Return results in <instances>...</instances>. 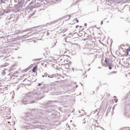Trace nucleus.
<instances>
[{"instance_id":"nucleus-1","label":"nucleus","mask_w":130,"mask_h":130,"mask_svg":"<svg viewBox=\"0 0 130 130\" xmlns=\"http://www.w3.org/2000/svg\"><path fill=\"white\" fill-rule=\"evenodd\" d=\"M37 93H36L28 92L26 94L23 99L22 103L24 105L27 104H32L35 102L37 100H38L42 98L41 97H38L37 98H34V95L37 94Z\"/></svg>"},{"instance_id":"nucleus-2","label":"nucleus","mask_w":130,"mask_h":130,"mask_svg":"<svg viewBox=\"0 0 130 130\" xmlns=\"http://www.w3.org/2000/svg\"><path fill=\"white\" fill-rule=\"evenodd\" d=\"M16 16V15L13 13L8 14L5 20L6 24L8 25L10 23L14 22Z\"/></svg>"},{"instance_id":"nucleus-3","label":"nucleus","mask_w":130,"mask_h":130,"mask_svg":"<svg viewBox=\"0 0 130 130\" xmlns=\"http://www.w3.org/2000/svg\"><path fill=\"white\" fill-rule=\"evenodd\" d=\"M49 116L51 119H56L58 118L60 116V113L55 110H52L51 111L49 112Z\"/></svg>"},{"instance_id":"nucleus-4","label":"nucleus","mask_w":130,"mask_h":130,"mask_svg":"<svg viewBox=\"0 0 130 130\" xmlns=\"http://www.w3.org/2000/svg\"><path fill=\"white\" fill-rule=\"evenodd\" d=\"M42 114L40 112L38 113L35 117V119H41L42 118Z\"/></svg>"},{"instance_id":"nucleus-5","label":"nucleus","mask_w":130,"mask_h":130,"mask_svg":"<svg viewBox=\"0 0 130 130\" xmlns=\"http://www.w3.org/2000/svg\"><path fill=\"white\" fill-rule=\"evenodd\" d=\"M24 2V0H18V4L16 5L20 7L23 4Z\"/></svg>"},{"instance_id":"nucleus-6","label":"nucleus","mask_w":130,"mask_h":130,"mask_svg":"<svg viewBox=\"0 0 130 130\" xmlns=\"http://www.w3.org/2000/svg\"><path fill=\"white\" fill-rule=\"evenodd\" d=\"M4 11L5 13H6L7 14H8L10 13V12H11V10L9 8H7L6 9H4Z\"/></svg>"},{"instance_id":"nucleus-7","label":"nucleus","mask_w":130,"mask_h":130,"mask_svg":"<svg viewBox=\"0 0 130 130\" xmlns=\"http://www.w3.org/2000/svg\"><path fill=\"white\" fill-rule=\"evenodd\" d=\"M108 59V57H106L105 58V62L106 63V64L107 66H110L112 64V63L110 62H108L107 61V60Z\"/></svg>"},{"instance_id":"nucleus-8","label":"nucleus","mask_w":130,"mask_h":130,"mask_svg":"<svg viewBox=\"0 0 130 130\" xmlns=\"http://www.w3.org/2000/svg\"><path fill=\"white\" fill-rule=\"evenodd\" d=\"M37 65H36V66L33 68V69L32 70V72L34 73L36 72V70L37 69Z\"/></svg>"},{"instance_id":"nucleus-9","label":"nucleus","mask_w":130,"mask_h":130,"mask_svg":"<svg viewBox=\"0 0 130 130\" xmlns=\"http://www.w3.org/2000/svg\"><path fill=\"white\" fill-rule=\"evenodd\" d=\"M4 9H2L0 11V16L3 15L5 14Z\"/></svg>"},{"instance_id":"nucleus-10","label":"nucleus","mask_w":130,"mask_h":130,"mask_svg":"<svg viewBox=\"0 0 130 130\" xmlns=\"http://www.w3.org/2000/svg\"><path fill=\"white\" fill-rule=\"evenodd\" d=\"M25 119L26 121H30L29 120V116H26L25 117Z\"/></svg>"},{"instance_id":"nucleus-11","label":"nucleus","mask_w":130,"mask_h":130,"mask_svg":"<svg viewBox=\"0 0 130 130\" xmlns=\"http://www.w3.org/2000/svg\"><path fill=\"white\" fill-rule=\"evenodd\" d=\"M5 58V57H4V56L1 55L0 56V59L1 60H3Z\"/></svg>"},{"instance_id":"nucleus-12","label":"nucleus","mask_w":130,"mask_h":130,"mask_svg":"<svg viewBox=\"0 0 130 130\" xmlns=\"http://www.w3.org/2000/svg\"><path fill=\"white\" fill-rule=\"evenodd\" d=\"M108 66L109 67L108 68L110 70H111L112 69V67H114V66H113L112 64L110 66Z\"/></svg>"},{"instance_id":"nucleus-13","label":"nucleus","mask_w":130,"mask_h":130,"mask_svg":"<svg viewBox=\"0 0 130 130\" xmlns=\"http://www.w3.org/2000/svg\"><path fill=\"white\" fill-rule=\"evenodd\" d=\"M127 51L126 52V53H127V54L125 55L126 56H128L129 55H130V54L129 55H128L129 54V50L128 49H127Z\"/></svg>"},{"instance_id":"nucleus-14","label":"nucleus","mask_w":130,"mask_h":130,"mask_svg":"<svg viewBox=\"0 0 130 130\" xmlns=\"http://www.w3.org/2000/svg\"><path fill=\"white\" fill-rule=\"evenodd\" d=\"M55 77V74H52L50 75V78H52L54 77Z\"/></svg>"},{"instance_id":"nucleus-15","label":"nucleus","mask_w":130,"mask_h":130,"mask_svg":"<svg viewBox=\"0 0 130 130\" xmlns=\"http://www.w3.org/2000/svg\"><path fill=\"white\" fill-rule=\"evenodd\" d=\"M6 0H1L0 2L1 3H5Z\"/></svg>"},{"instance_id":"nucleus-16","label":"nucleus","mask_w":130,"mask_h":130,"mask_svg":"<svg viewBox=\"0 0 130 130\" xmlns=\"http://www.w3.org/2000/svg\"><path fill=\"white\" fill-rule=\"evenodd\" d=\"M74 45H75V46L76 45V47H77V48H78L79 46V45L78 44H75Z\"/></svg>"},{"instance_id":"nucleus-17","label":"nucleus","mask_w":130,"mask_h":130,"mask_svg":"<svg viewBox=\"0 0 130 130\" xmlns=\"http://www.w3.org/2000/svg\"><path fill=\"white\" fill-rule=\"evenodd\" d=\"M76 20V21L77 23L79 21L78 19H77V18H75V19H74V20Z\"/></svg>"},{"instance_id":"nucleus-18","label":"nucleus","mask_w":130,"mask_h":130,"mask_svg":"<svg viewBox=\"0 0 130 130\" xmlns=\"http://www.w3.org/2000/svg\"><path fill=\"white\" fill-rule=\"evenodd\" d=\"M34 1H32L30 3H29V5H30L31 4H33V3H34Z\"/></svg>"},{"instance_id":"nucleus-19","label":"nucleus","mask_w":130,"mask_h":130,"mask_svg":"<svg viewBox=\"0 0 130 130\" xmlns=\"http://www.w3.org/2000/svg\"><path fill=\"white\" fill-rule=\"evenodd\" d=\"M43 83V82H42L41 83H39L38 85V86H40L41 85H42V83Z\"/></svg>"},{"instance_id":"nucleus-20","label":"nucleus","mask_w":130,"mask_h":130,"mask_svg":"<svg viewBox=\"0 0 130 130\" xmlns=\"http://www.w3.org/2000/svg\"><path fill=\"white\" fill-rule=\"evenodd\" d=\"M47 74L46 73H45L44 74V76L45 77H46L47 76Z\"/></svg>"},{"instance_id":"nucleus-21","label":"nucleus","mask_w":130,"mask_h":130,"mask_svg":"<svg viewBox=\"0 0 130 130\" xmlns=\"http://www.w3.org/2000/svg\"><path fill=\"white\" fill-rule=\"evenodd\" d=\"M64 130H70V128L69 127H67V128H66Z\"/></svg>"},{"instance_id":"nucleus-22","label":"nucleus","mask_w":130,"mask_h":130,"mask_svg":"<svg viewBox=\"0 0 130 130\" xmlns=\"http://www.w3.org/2000/svg\"><path fill=\"white\" fill-rule=\"evenodd\" d=\"M57 21H58L57 20H56L55 21H53L52 23H53V24L54 23H56V22H57Z\"/></svg>"},{"instance_id":"nucleus-23","label":"nucleus","mask_w":130,"mask_h":130,"mask_svg":"<svg viewBox=\"0 0 130 130\" xmlns=\"http://www.w3.org/2000/svg\"><path fill=\"white\" fill-rule=\"evenodd\" d=\"M111 73H117V71H114L113 72H111Z\"/></svg>"},{"instance_id":"nucleus-24","label":"nucleus","mask_w":130,"mask_h":130,"mask_svg":"<svg viewBox=\"0 0 130 130\" xmlns=\"http://www.w3.org/2000/svg\"><path fill=\"white\" fill-rule=\"evenodd\" d=\"M36 110V109H32V111H31L32 112V113H34V112H33L34 111V110Z\"/></svg>"},{"instance_id":"nucleus-25","label":"nucleus","mask_w":130,"mask_h":130,"mask_svg":"<svg viewBox=\"0 0 130 130\" xmlns=\"http://www.w3.org/2000/svg\"><path fill=\"white\" fill-rule=\"evenodd\" d=\"M115 102L116 103H117L118 101V99H117V100H116V99H115Z\"/></svg>"},{"instance_id":"nucleus-26","label":"nucleus","mask_w":130,"mask_h":130,"mask_svg":"<svg viewBox=\"0 0 130 130\" xmlns=\"http://www.w3.org/2000/svg\"><path fill=\"white\" fill-rule=\"evenodd\" d=\"M68 17L69 18L68 19V20H69L70 19V15H69L68 16Z\"/></svg>"},{"instance_id":"nucleus-27","label":"nucleus","mask_w":130,"mask_h":130,"mask_svg":"<svg viewBox=\"0 0 130 130\" xmlns=\"http://www.w3.org/2000/svg\"><path fill=\"white\" fill-rule=\"evenodd\" d=\"M111 60V59H108L107 60V61L108 62H110V61Z\"/></svg>"},{"instance_id":"nucleus-28","label":"nucleus","mask_w":130,"mask_h":130,"mask_svg":"<svg viewBox=\"0 0 130 130\" xmlns=\"http://www.w3.org/2000/svg\"><path fill=\"white\" fill-rule=\"evenodd\" d=\"M50 35V34H49V33L48 32H47V33H46V35L47 36H48L49 35Z\"/></svg>"},{"instance_id":"nucleus-29","label":"nucleus","mask_w":130,"mask_h":130,"mask_svg":"<svg viewBox=\"0 0 130 130\" xmlns=\"http://www.w3.org/2000/svg\"><path fill=\"white\" fill-rule=\"evenodd\" d=\"M35 12H34L33 13H32L31 14V15H33L35 13Z\"/></svg>"},{"instance_id":"nucleus-30","label":"nucleus","mask_w":130,"mask_h":130,"mask_svg":"<svg viewBox=\"0 0 130 130\" xmlns=\"http://www.w3.org/2000/svg\"><path fill=\"white\" fill-rule=\"evenodd\" d=\"M103 24V20H102L101 21V24L102 25V24Z\"/></svg>"},{"instance_id":"nucleus-31","label":"nucleus","mask_w":130,"mask_h":130,"mask_svg":"<svg viewBox=\"0 0 130 130\" xmlns=\"http://www.w3.org/2000/svg\"><path fill=\"white\" fill-rule=\"evenodd\" d=\"M14 2H15L17 3L18 2V0H14Z\"/></svg>"},{"instance_id":"nucleus-32","label":"nucleus","mask_w":130,"mask_h":130,"mask_svg":"<svg viewBox=\"0 0 130 130\" xmlns=\"http://www.w3.org/2000/svg\"><path fill=\"white\" fill-rule=\"evenodd\" d=\"M86 118H85L83 120V121H84V120H85V121L84 122H86Z\"/></svg>"},{"instance_id":"nucleus-33","label":"nucleus","mask_w":130,"mask_h":130,"mask_svg":"<svg viewBox=\"0 0 130 130\" xmlns=\"http://www.w3.org/2000/svg\"><path fill=\"white\" fill-rule=\"evenodd\" d=\"M84 25L85 26H86L87 25V24L86 23H85L84 24Z\"/></svg>"},{"instance_id":"nucleus-34","label":"nucleus","mask_w":130,"mask_h":130,"mask_svg":"<svg viewBox=\"0 0 130 130\" xmlns=\"http://www.w3.org/2000/svg\"><path fill=\"white\" fill-rule=\"evenodd\" d=\"M6 119V120H5L6 121V122L7 121L8 122H10L9 121H8V119Z\"/></svg>"},{"instance_id":"nucleus-35","label":"nucleus","mask_w":130,"mask_h":130,"mask_svg":"<svg viewBox=\"0 0 130 130\" xmlns=\"http://www.w3.org/2000/svg\"><path fill=\"white\" fill-rule=\"evenodd\" d=\"M128 99V97H127V96H126V97H125V98L124 99L125 100L126 99Z\"/></svg>"},{"instance_id":"nucleus-36","label":"nucleus","mask_w":130,"mask_h":130,"mask_svg":"<svg viewBox=\"0 0 130 130\" xmlns=\"http://www.w3.org/2000/svg\"><path fill=\"white\" fill-rule=\"evenodd\" d=\"M4 38V37L0 36V39L1 38Z\"/></svg>"},{"instance_id":"nucleus-37","label":"nucleus","mask_w":130,"mask_h":130,"mask_svg":"<svg viewBox=\"0 0 130 130\" xmlns=\"http://www.w3.org/2000/svg\"><path fill=\"white\" fill-rule=\"evenodd\" d=\"M79 26L78 25H76V28H77Z\"/></svg>"},{"instance_id":"nucleus-38","label":"nucleus","mask_w":130,"mask_h":130,"mask_svg":"<svg viewBox=\"0 0 130 130\" xmlns=\"http://www.w3.org/2000/svg\"><path fill=\"white\" fill-rule=\"evenodd\" d=\"M23 32H25V31H26V30H23Z\"/></svg>"},{"instance_id":"nucleus-39","label":"nucleus","mask_w":130,"mask_h":130,"mask_svg":"<svg viewBox=\"0 0 130 130\" xmlns=\"http://www.w3.org/2000/svg\"><path fill=\"white\" fill-rule=\"evenodd\" d=\"M50 75H49L48 76V77H50Z\"/></svg>"},{"instance_id":"nucleus-40","label":"nucleus","mask_w":130,"mask_h":130,"mask_svg":"<svg viewBox=\"0 0 130 130\" xmlns=\"http://www.w3.org/2000/svg\"><path fill=\"white\" fill-rule=\"evenodd\" d=\"M2 73L4 75L5 74V73L4 72H3Z\"/></svg>"},{"instance_id":"nucleus-41","label":"nucleus","mask_w":130,"mask_h":130,"mask_svg":"<svg viewBox=\"0 0 130 130\" xmlns=\"http://www.w3.org/2000/svg\"><path fill=\"white\" fill-rule=\"evenodd\" d=\"M59 92H58V93H57V94H56V95H58L59 94Z\"/></svg>"},{"instance_id":"nucleus-42","label":"nucleus","mask_w":130,"mask_h":130,"mask_svg":"<svg viewBox=\"0 0 130 130\" xmlns=\"http://www.w3.org/2000/svg\"><path fill=\"white\" fill-rule=\"evenodd\" d=\"M27 36V35H24L23 36V37H24L25 36Z\"/></svg>"},{"instance_id":"nucleus-43","label":"nucleus","mask_w":130,"mask_h":130,"mask_svg":"<svg viewBox=\"0 0 130 130\" xmlns=\"http://www.w3.org/2000/svg\"><path fill=\"white\" fill-rule=\"evenodd\" d=\"M114 97V98H116V96H114V97Z\"/></svg>"},{"instance_id":"nucleus-44","label":"nucleus","mask_w":130,"mask_h":130,"mask_svg":"<svg viewBox=\"0 0 130 130\" xmlns=\"http://www.w3.org/2000/svg\"><path fill=\"white\" fill-rule=\"evenodd\" d=\"M42 77H44V75H42Z\"/></svg>"},{"instance_id":"nucleus-45","label":"nucleus","mask_w":130,"mask_h":130,"mask_svg":"<svg viewBox=\"0 0 130 130\" xmlns=\"http://www.w3.org/2000/svg\"><path fill=\"white\" fill-rule=\"evenodd\" d=\"M98 68H102L101 67H99Z\"/></svg>"},{"instance_id":"nucleus-46","label":"nucleus","mask_w":130,"mask_h":130,"mask_svg":"<svg viewBox=\"0 0 130 130\" xmlns=\"http://www.w3.org/2000/svg\"><path fill=\"white\" fill-rule=\"evenodd\" d=\"M92 120H93L92 119H91L90 120V121H92Z\"/></svg>"},{"instance_id":"nucleus-47","label":"nucleus","mask_w":130,"mask_h":130,"mask_svg":"<svg viewBox=\"0 0 130 130\" xmlns=\"http://www.w3.org/2000/svg\"><path fill=\"white\" fill-rule=\"evenodd\" d=\"M35 121V122H38V121L36 120Z\"/></svg>"},{"instance_id":"nucleus-48","label":"nucleus","mask_w":130,"mask_h":130,"mask_svg":"<svg viewBox=\"0 0 130 130\" xmlns=\"http://www.w3.org/2000/svg\"><path fill=\"white\" fill-rule=\"evenodd\" d=\"M82 110L84 112V110L83 109H82Z\"/></svg>"},{"instance_id":"nucleus-49","label":"nucleus","mask_w":130,"mask_h":130,"mask_svg":"<svg viewBox=\"0 0 130 130\" xmlns=\"http://www.w3.org/2000/svg\"><path fill=\"white\" fill-rule=\"evenodd\" d=\"M66 56V57H69V56H68V55H65Z\"/></svg>"},{"instance_id":"nucleus-50","label":"nucleus","mask_w":130,"mask_h":130,"mask_svg":"<svg viewBox=\"0 0 130 130\" xmlns=\"http://www.w3.org/2000/svg\"><path fill=\"white\" fill-rule=\"evenodd\" d=\"M54 92H55V93H56V91H54Z\"/></svg>"},{"instance_id":"nucleus-51","label":"nucleus","mask_w":130,"mask_h":130,"mask_svg":"<svg viewBox=\"0 0 130 130\" xmlns=\"http://www.w3.org/2000/svg\"><path fill=\"white\" fill-rule=\"evenodd\" d=\"M79 111V113H80V111Z\"/></svg>"},{"instance_id":"nucleus-52","label":"nucleus","mask_w":130,"mask_h":130,"mask_svg":"<svg viewBox=\"0 0 130 130\" xmlns=\"http://www.w3.org/2000/svg\"><path fill=\"white\" fill-rule=\"evenodd\" d=\"M57 43V42H56L55 43V45H56V43Z\"/></svg>"},{"instance_id":"nucleus-53","label":"nucleus","mask_w":130,"mask_h":130,"mask_svg":"<svg viewBox=\"0 0 130 130\" xmlns=\"http://www.w3.org/2000/svg\"><path fill=\"white\" fill-rule=\"evenodd\" d=\"M72 120H71L70 121V122H72Z\"/></svg>"},{"instance_id":"nucleus-54","label":"nucleus","mask_w":130,"mask_h":130,"mask_svg":"<svg viewBox=\"0 0 130 130\" xmlns=\"http://www.w3.org/2000/svg\"><path fill=\"white\" fill-rule=\"evenodd\" d=\"M76 87H78V85H76Z\"/></svg>"},{"instance_id":"nucleus-55","label":"nucleus","mask_w":130,"mask_h":130,"mask_svg":"<svg viewBox=\"0 0 130 130\" xmlns=\"http://www.w3.org/2000/svg\"><path fill=\"white\" fill-rule=\"evenodd\" d=\"M97 89H98V87L97 88Z\"/></svg>"},{"instance_id":"nucleus-56","label":"nucleus","mask_w":130,"mask_h":130,"mask_svg":"<svg viewBox=\"0 0 130 130\" xmlns=\"http://www.w3.org/2000/svg\"><path fill=\"white\" fill-rule=\"evenodd\" d=\"M36 79L34 81V82H36V81H36Z\"/></svg>"},{"instance_id":"nucleus-57","label":"nucleus","mask_w":130,"mask_h":130,"mask_svg":"<svg viewBox=\"0 0 130 130\" xmlns=\"http://www.w3.org/2000/svg\"><path fill=\"white\" fill-rule=\"evenodd\" d=\"M30 0H28V1H29Z\"/></svg>"},{"instance_id":"nucleus-58","label":"nucleus","mask_w":130,"mask_h":130,"mask_svg":"<svg viewBox=\"0 0 130 130\" xmlns=\"http://www.w3.org/2000/svg\"><path fill=\"white\" fill-rule=\"evenodd\" d=\"M62 60V59H61V60H60V61H61V60Z\"/></svg>"},{"instance_id":"nucleus-59","label":"nucleus","mask_w":130,"mask_h":130,"mask_svg":"<svg viewBox=\"0 0 130 130\" xmlns=\"http://www.w3.org/2000/svg\"><path fill=\"white\" fill-rule=\"evenodd\" d=\"M47 121H49V120H48V119L47 120Z\"/></svg>"},{"instance_id":"nucleus-60","label":"nucleus","mask_w":130,"mask_h":130,"mask_svg":"<svg viewBox=\"0 0 130 130\" xmlns=\"http://www.w3.org/2000/svg\"><path fill=\"white\" fill-rule=\"evenodd\" d=\"M48 104H50V103H49V102L48 103Z\"/></svg>"},{"instance_id":"nucleus-61","label":"nucleus","mask_w":130,"mask_h":130,"mask_svg":"<svg viewBox=\"0 0 130 130\" xmlns=\"http://www.w3.org/2000/svg\"><path fill=\"white\" fill-rule=\"evenodd\" d=\"M98 11V8H97Z\"/></svg>"},{"instance_id":"nucleus-62","label":"nucleus","mask_w":130,"mask_h":130,"mask_svg":"<svg viewBox=\"0 0 130 130\" xmlns=\"http://www.w3.org/2000/svg\"><path fill=\"white\" fill-rule=\"evenodd\" d=\"M50 102V101H48V102Z\"/></svg>"},{"instance_id":"nucleus-63","label":"nucleus","mask_w":130,"mask_h":130,"mask_svg":"<svg viewBox=\"0 0 130 130\" xmlns=\"http://www.w3.org/2000/svg\"><path fill=\"white\" fill-rule=\"evenodd\" d=\"M80 84H81V85H82V84L81 83H80Z\"/></svg>"}]
</instances>
